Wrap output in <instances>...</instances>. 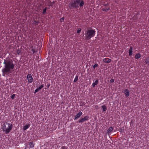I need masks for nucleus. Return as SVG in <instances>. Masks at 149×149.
Returning a JSON list of instances; mask_svg holds the SVG:
<instances>
[{
    "mask_svg": "<svg viewBox=\"0 0 149 149\" xmlns=\"http://www.w3.org/2000/svg\"><path fill=\"white\" fill-rule=\"evenodd\" d=\"M3 64L4 68L2 70L3 75L5 76V75H8L12 72L15 68V65L13 61L10 58L4 59Z\"/></svg>",
    "mask_w": 149,
    "mask_h": 149,
    "instance_id": "1",
    "label": "nucleus"
},
{
    "mask_svg": "<svg viewBox=\"0 0 149 149\" xmlns=\"http://www.w3.org/2000/svg\"><path fill=\"white\" fill-rule=\"evenodd\" d=\"M84 3L83 0H74L69 3L68 6L70 9H77L79 6L81 8L83 7Z\"/></svg>",
    "mask_w": 149,
    "mask_h": 149,
    "instance_id": "2",
    "label": "nucleus"
},
{
    "mask_svg": "<svg viewBox=\"0 0 149 149\" xmlns=\"http://www.w3.org/2000/svg\"><path fill=\"white\" fill-rule=\"evenodd\" d=\"M95 31L94 30L90 29L87 30L86 32V38L85 39L88 40L91 38L93 37L95 35Z\"/></svg>",
    "mask_w": 149,
    "mask_h": 149,
    "instance_id": "3",
    "label": "nucleus"
},
{
    "mask_svg": "<svg viewBox=\"0 0 149 149\" xmlns=\"http://www.w3.org/2000/svg\"><path fill=\"white\" fill-rule=\"evenodd\" d=\"M13 125L12 124L10 125L9 123H6V124L3 125V131H4V129H5V131L6 134H8L10 131L13 128Z\"/></svg>",
    "mask_w": 149,
    "mask_h": 149,
    "instance_id": "4",
    "label": "nucleus"
},
{
    "mask_svg": "<svg viewBox=\"0 0 149 149\" xmlns=\"http://www.w3.org/2000/svg\"><path fill=\"white\" fill-rule=\"evenodd\" d=\"M89 118V116H86L84 118H81L79 120V123H82L85 121L88 120Z\"/></svg>",
    "mask_w": 149,
    "mask_h": 149,
    "instance_id": "5",
    "label": "nucleus"
},
{
    "mask_svg": "<svg viewBox=\"0 0 149 149\" xmlns=\"http://www.w3.org/2000/svg\"><path fill=\"white\" fill-rule=\"evenodd\" d=\"M27 79L29 83H31L33 81V78L31 74H29L27 75Z\"/></svg>",
    "mask_w": 149,
    "mask_h": 149,
    "instance_id": "6",
    "label": "nucleus"
},
{
    "mask_svg": "<svg viewBox=\"0 0 149 149\" xmlns=\"http://www.w3.org/2000/svg\"><path fill=\"white\" fill-rule=\"evenodd\" d=\"M82 113L81 111H79V112L75 115V116L74 118V120H77V119L79 118L82 115Z\"/></svg>",
    "mask_w": 149,
    "mask_h": 149,
    "instance_id": "7",
    "label": "nucleus"
},
{
    "mask_svg": "<svg viewBox=\"0 0 149 149\" xmlns=\"http://www.w3.org/2000/svg\"><path fill=\"white\" fill-rule=\"evenodd\" d=\"M124 93L125 95V96L127 97H128L130 95L129 92L127 89L124 90Z\"/></svg>",
    "mask_w": 149,
    "mask_h": 149,
    "instance_id": "8",
    "label": "nucleus"
},
{
    "mask_svg": "<svg viewBox=\"0 0 149 149\" xmlns=\"http://www.w3.org/2000/svg\"><path fill=\"white\" fill-rule=\"evenodd\" d=\"M111 61V59L109 58H105L103 59V62L107 63H109Z\"/></svg>",
    "mask_w": 149,
    "mask_h": 149,
    "instance_id": "9",
    "label": "nucleus"
},
{
    "mask_svg": "<svg viewBox=\"0 0 149 149\" xmlns=\"http://www.w3.org/2000/svg\"><path fill=\"white\" fill-rule=\"evenodd\" d=\"M133 48L132 47H131L129 51V55L130 56L132 54Z\"/></svg>",
    "mask_w": 149,
    "mask_h": 149,
    "instance_id": "10",
    "label": "nucleus"
},
{
    "mask_svg": "<svg viewBox=\"0 0 149 149\" xmlns=\"http://www.w3.org/2000/svg\"><path fill=\"white\" fill-rule=\"evenodd\" d=\"M141 57V54L140 53H138L136 54L135 56V58L136 59H138L140 58Z\"/></svg>",
    "mask_w": 149,
    "mask_h": 149,
    "instance_id": "11",
    "label": "nucleus"
},
{
    "mask_svg": "<svg viewBox=\"0 0 149 149\" xmlns=\"http://www.w3.org/2000/svg\"><path fill=\"white\" fill-rule=\"evenodd\" d=\"M110 9L109 7H107L106 8H103L102 10L104 11L107 12Z\"/></svg>",
    "mask_w": 149,
    "mask_h": 149,
    "instance_id": "12",
    "label": "nucleus"
},
{
    "mask_svg": "<svg viewBox=\"0 0 149 149\" xmlns=\"http://www.w3.org/2000/svg\"><path fill=\"white\" fill-rule=\"evenodd\" d=\"M29 145L30 148H33L34 146V144L33 143V142H29Z\"/></svg>",
    "mask_w": 149,
    "mask_h": 149,
    "instance_id": "13",
    "label": "nucleus"
},
{
    "mask_svg": "<svg viewBox=\"0 0 149 149\" xmlns=\"http://www.w3.org/2000/svg\"><path fill=\"white\" fill-rule=\"evenodd\" d=\"M29 127H30L29 125H26L24 126V127L23 128V130H26L28 128H29Z\"/></svg>",
    "mask_w": 149,
    "mask_h": 149,
    "instance_id": "14",
    "label": "nucleus"
},
{
    "mask_svg": "<svg viewBox=\"0 0 149 149\" xmlns=\"http://www.w3.org/2000/svg\"><path fill=\"white\" fill-rule=\"evenodd\" d=\"M101 107L103 109V111H106L107 110V107L105 105L102 106Z\"/></svg>",
    "mask_w": 149,
    "mask_h": 149,
    "instance_id": "15",
    "label": "nucleus"
},
{
    "mask_svg": "<svg viewBox=\"0 0 149 149\" xmlns=\"http://www.w3.org/2000/svg\"><path fill=\"white\" fill-rule=\"evenodd\" d=\"M145 63L148 65H149V57H147L146 59Z\"/></svg>",
    "mask_w": 149,
    "mask_h": 149,
    "instance_id": "16",
    "label": "nucleus"
},
{
    "mask_svg": "<svg viewBox=\"0 0 149 149\" xmlns=\"http://www.w3.org/2000/svg\"><path fill=\"white\" fill-rule=\"evenodd\" d=\"M113 129V128L112 127H110L108 130L107 132H108L109 133H110L112 131Z\"/></svg>",
    "mask_w": 149,
    "mask_h": 149,
    "instance_id": "17",
    "label": "nucleus"
},
{
    "mask_svg": "<svg viewBox=\"0 0 149 149\" xmlns=\"http://www.w3.org/2000/svg\"><path fill=\"white\" fill-rule=\"evenodd\" d=\"M78 76L76 75V77H75V78L74 80V82H75L77 81V80L78 79Z\"/></svg>",
    "mask_w": 149,
    "mask_h": 149,
    "instance_id": "18",
    "label": "nucleus"
},
{
    "mask_svg": "<svg viewBox=\"0 0 149 149\" xmlns=\"http://www.w3.org/2000/svg\"><path fill=\"white\" fill-rule=\"evenodd\" d=\"M47 9V8L46 7H45L44 9H43L42 12L43 14H45V13Z\"/></svg>",
    "mask_w": 149,
    "mask_h": 149,
    "instance_id": "19",
    "label": "nucleus"
},
{
    "mask_svg": "<svg viewBox=\"0 0 149 149\" xmlns=\"http://www.w3.org/2000/svg\"><path fill=\"white\" fill-rule=\"evenodd\" d=\"M43 87H44L43 84H42L41 85H40V86H39L38 88L39 90L41 89Z\"/></svg>",
    "mask_w": 149,
    "mask_h": 149,
    "instance_id": "20",
    "label": "nucleus"
},
{
    "mask_svg": "<svg viewBox=\"0 0 149 149\" xmlns=\"http://www.w3.org/2000/svg\"><path fill=\"white\" fill-rule=\"evenodd\" d=\"M98 65V64L97 63H95L93 66V68L94 70H95V68L97 67Z\"/></svg>",
    "mask_w": 149,
    "mask_h": 149,
    "instance_id": "21",
    "label": "nucleus"
},
{
    "mask_svg": "<svg viewBox=\"0 0 149 149\" xmlns=\"http://www.w3.org/2000/svg\"><path fill=\"white\" fill-rule=\"evenodd\" d=\"M17 54L18 55H19L21 53V50L20 49H18L17 51Z\"/></svg>",
    "mask_w": 149,
    "mask_h": 149,
    "instance_id": "22",
    "label": "nucleus"
},
{
    "mask_svg": "<svg viewBox=\"0 0 149 149\" xmlns=\"http://www.w3.org/2000/svg\"><path fill=\"white\" fill-rule=\"evenodd\" d=\"M15 94H13L11 96V98H12V99L13 100L15 98Z\"/></svg>",
    "mask_w": 149,
    "mask_h": 149,
    "instance_id": "23",
    "label": "nucleus"
},
{
    "mask_svg": "<svg viewBox=\"0 0 149 149\" xmlns=\"http://www.w3.org/2000/svg\"><path fill=\"white\" fill-rule=\"evenodd\" d=\"M64 17H62L61 18L60 20V21L61 22H63L64 20Z\"/></svg>",
    "mask_w": 149,
    "mask_h": 149,
    "instance_id": "24",
    "label": "nucleus"
},
{
    "mask_svg": "<svg viewBox=\"0 0 149 149\" xmlns=\"http://www.w3.org/2000/svg\"><path fill=\"white\" fill-rule=\"evenodd\" d=\"M67 149V147L65 146H62L61 148V149Z\"/></svg>",
    "mask_w": 149,
    "mask_h": 149,
    "instance_id": "25",
    "label": "nucleus"
},
{
    "mask_svg": "<svg viewBox=\"0 0 149 149\" xmlns=\"http://www.w3.org/2000/svg\"><path fill=\"white\" fill-rule=\"evenodd\" d=\"M81 29H79L77 30V33H79L81 31Z\"/></svg>",
    "mask_w": 149,
    "mask_h": 149,
    "instance_id": "26",
    "label": "nucleus"
},
{
    "mask_svg": "<svg viewBox=\"0 0 149 149\" xmlns=\"http://www.w3.org/2000/svg\"><path fill=\"white\" fill-rule=\"evenodd\" d=\"M98 82V79H97L96 80L94 83L96 85H97Z\"/></svg>",
    "mask_w": 149,
    "mask_h": 149,
    "instance_id": "27",
    "label": "nucleus"
},
{
    "mask_svg": "<svg viewBox=\"0 0 149 149\" xmlns=\"http://www.w3.org/2000/svg\"><path fill=\"white\" fill-rule=\"evenodd\" d=\"M114 81V79H111V80H110V82L111 83L113 82Z\"/></svg>",
    "mask_w": 149,
    "mask_h": 149,
    "instance_id": "28",
    "label": "nucleus"
},
{
    "mask_svg": "<svg viewBox=\"0 0 149 149\" xmlns=\"http://www.w3.org/2000/svg\"><path fill=\"white\" fill-rule=\"evenodd\" d=\"M39 91V90L38 89V88L36 89L34 93H36L37 92Z\"/></svg>",
    "mask_w": 149,
    "mask_h": 149,
    "instance_id": "29",
    "label": "nucleus"
},
{
    "mask_svg": "<svg viewBox=\"0 0 149 149\" xmlns=\"http://www.w3.org/2000/svg\"><path fill=\"white\" fill-rule=\"evenodd\" d=\"M119 131L120 132H123L124 131V130L122 129V128H120V130H119Z\"/></svg>",
    "mask_w": 149,
    "mask_h": 149,
    "instance_id": "30",
    "label": "nucleus"
},
{
    "mask_svg": "<svg viewBox=\"0 0 149 149\" xmlns=\"http://www.w3.org/2000/svg\"><path fill=\"white\" fill-rule=\"evenodd\" d=\"M32 51L33 54L34 53L36 52L35 50L34 49H32Z\"/></svg>",
    "mask_w": 149,
    "mask_h": 149,
    "instance_id": "31",
    "label": "nucleus"
},
{
    "mask_svg": "<svg viewBox=\"0 0 149 149\" xmlns=\"http://www.w3.org/2000/svg\"><path fill=\"white\" fill-rule=\"evenodd\" d=\"M96 85L94 83L93 84L92 86L93 87H94Z\"/></svg>",
    "mask_w": 149,
    "mask_h": 149,
    "instance_id": "32",
    "label": "nucleus"
},
{
    "mask_svg": "<svg viewBox=\"0 0 149 149\" xmlns=\"http://www.w3.org/2000/svg\"><path fill=\"white\" fill-rule=\"evenodd\" d=\"M96 85L94 83L93 84L92 86L93 87H94Z\"/></svg>",
    "mask_w": 149,
    "mask_h": 149,
    "instance_id": "33",
    "label": "nucleus"
},
{
    "mask_svg": "<svg viewBox=\"0 0 149 149\" xmlns=\"http://www.w3.org/2000/svg\"><path fill=\"white\" fill-rule=\"evenodd\" d=\"M108 5H109V3H107L104 4V6H106Z\"/></svg>",
    "mask_w": 149,
    "mask_h": 149,
    "instance_id": "34",
    "label": "nucleus"
},
{
    "mask_svg": "<svg viewBox=\"0 0 149 149\" xmlns=\"http://www.w3.org/2000/svg\"><path fill=\"white\" fill-rule=\"evenodd\" d=\"M35 23H38V21H35Z\"/></svg>",
    "mask_w": 149,
    "mask_h": 149,
    "instance_id": "35",
    "label": "nucleus"
},
{
    "mask_svg": "<svg viewBox=\"0 0 149 149\" xmlns=\"http://www.w3.org/2000/svg\"><path fill=\"white\" fill-rule=\"evenodd\" d=\"M47 85V87H48V88L49 87V86H50V84Z\"/></svg>",
    "mask_w": 149,
    "mask_h": 149,
    "instance_id": "36",
    "label": "nucleus"
}]
</instances>
